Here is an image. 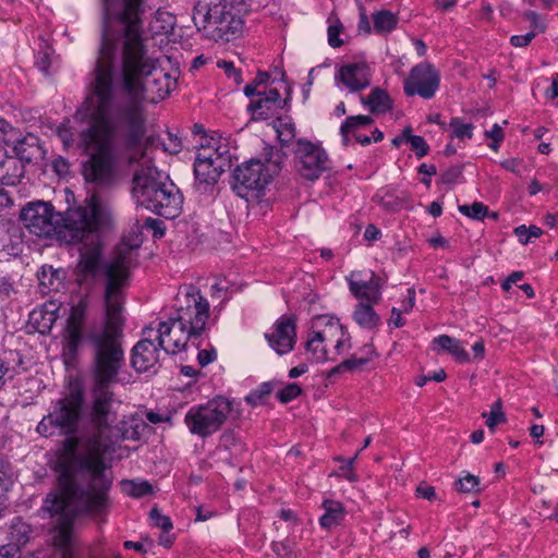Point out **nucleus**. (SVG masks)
Instances as JSON below:
<instances>
[{
    "instance_id": "9",
    "label": "nucleus",
    "mask_w": 558,
    "mask_h": 558,
    "mask_svg": "<svg viewBox=\"0 0 558 558\" xmlns=\"http://www.w3.org/2000/svg\"><path fill=\"white\" fill-rule=\"evenodd\" d=\"M175 315L170 317L178 330L201 336L209 318V303L197 287L186 284L180 288L175 298Z\"/></svg>"
},
{
    "instance_id": "56",
    "label": "nucleus",
    "mask_w": 558,
    "mask_h": 558,
    "mask_svg": "<svg viewBox=\"0 0 558 558\" xmlns=\"http://www.w3.org/2000/svg\"><path fill=\"white\" fill-rule=\"evenodd\" d=\"M367 363H368V359H366V357L352 356V357L343 361L342 366L347 367V369H349V371H355V369H361Z\"/></svg>"
},
{
    "instance_id": "49",
    "label": "nucleus",
    "mask_w": 558,
    "mask_h": 558,
    "mask_svg": "<svg viewBox=\"0 0 558 558\" xmlns=\"http://www.w3.org/2000/svg\"><path fill=\"white\" fill-rule=\"evenodd\" d=\"M35 64L39 71L46 74L48 73V70L51 65V58L48 47L38 51Z\"/></svg>"
},
{
    "instance_id": "33",
    "label": "nucleus",
    "mask_w": 558,
    "mask_h": 558,
    "mask_svg": "<svg viewBox=\"0 0 558 558\" xmlns=\"http://www.w3.org/2000/svg\"><path fill=\"white\" fill-rule=\"evenodd\" d=\"M373 23L376 33H387L397 26L398 17L390 11L383 10L373 14Z\"/></svg>"
},
{
    "instance_id": "51",
    "label": "nucleus",
    "mask_w": 558,
    "mask_h": 558,
    "mask_svg": "<svg viewBox=\"0 0 558 558\" xmlns=\"http://www.w3.org/2000/svg\"><path fill=\"white\" fill-rule=\"evenodd\" d=\"M144 227L153 231V236L160 239L165 235V228L162 221L155 218H147L144 222Z\"/></svg>"
},
{
    "instance_id": "52",
    "label": "nucleus",
    "mask_w": 558,
    "mask_h": 558,
    "mask_svg": "<svg viewBox=\"0 0 558 558\" xmlns=\"http://www.w3.org/2000/svg\"><path fill=\"white\" fill-rule=\"evenodd\" d=\"M56 275L57 274L54 271H52L51 268H49V271H46V269L43 268V270L38 277L40 286L43 288H46L48 291L57 290V287L56 288L53 287L54 279H57Z\"/></svg>"
},
{
    "instance_id": "63",
    "label": "nucleus",
    "mask_w": 558,
    "mask_h": 558,
    "mask_svg": "<svg viewBox=\"0 0 558 558\" xmlns=\"http://www.w3.org/2000/svg\"><path fill=\"white\" fill-rule=\"evenodd\" d=\"M506 421L504 413L490 412L486 420V425L490 430H494L495 426Z\"/></svg>"
},
{
    "instance_id": "23",
    "label": "nucleus",
    "mask_w": 558,
    "mask_h": 558,
    "mask_svg": "<svg viewBox=\"0 0 558 558\" xmlns=\"http://www.w3.org/2000/svg\"><path fill=\"white\" fill-rule=\"evenodd\" d=\"M373 123L374 119L369 116L359 114L348 117L340 126V135L342 137L343 145H349L351 135L361 145H369L372 143V138L369 136L360 134L359 130L367 128Z\"/></svg>"
},
{
    "instance_id": "26",
    "label": "nucleus",
    "mask_w": 558,
    "mask_h": 558,
    "mask_svg": "<svg viewBox=\"0 0 558 558\" xmlns=\"http://www.w3.org/2000/svg\"><path fill=\"white\" fill-rule=\"evenodd\" d=\"M361 102L367 107L372 113H386L391 109V99L389 95L379 87L372 89L367 97L361 96Z\"/></svg>"
},
{
    "instance_id": "22",
    "label": "nucleus",
    "mask_w": 558,
    "mask_h": 558,
    "mask_svg": "<svg viewBox=\"0 0 558 558\" xmlns=\"http://www.w3.org/2000/svg\"><path fill=\"white\" fill-rule=\"evenodd\" d=\"M360 272H352L349 280V288L356 299L377 303L380 300L379 278L371 272L369 279H355Z\"/></svg>"
},
{
    "instance_id": "34",
    "label": "nucleus",
    "mask_w": 558,
    "mask_h": 558,
    "mask_svg": "<svg viewBox=\"0 0 558 558\" xmlns=\"http://www.w3.org/2000/svg\"><path fill=\"white\" fill-rule=\"evenodd\" d=\"M121 485L123 492L134 498H141L153 493V486L147 481L123 480Z\"/></svg>"
},
{
    "instance_id": "11",
    "label": "nucleus",
    "mask_w": 558,
    "mask_h": 558,
    "mask_svg": "<svg viewBox=\"0 0 558 558\" xmlns=\"http://www.w3.org/2000/svg\"><path fill=\"white\" fill-rule=\"evenodd\" d=\"M65 214L61 216L50 203L43 201L27 203L20 214V219L31 233L39 238L58 235L63 239Z\"/></svg>"
},
{
    "instance_id": "20",
    "label": "nucleus",
    "mask_w": 558,
    "mask_h": 558,
    "mask_svg": "<svg viewBox=\"0 0 558 558\" xmlns=\"http://www.w3.org/2000/svg\"><path fill=\"white\" fill-rule=\"evenodd\" d=\"M286 104L287 100H282L280 93L276 88H270L257 94V99L252 100L247 109L255 120H266L274 117Z\"/></svg>"
},
{
    "instance_id": "6",
    "label": "nucleus",
    "mask_w": 558,
    "mask_h": 558,
    "mask_svg": "<svg viewBox=\"0 0 558 558\" xmlns=\"http://www.w3.org/2000/svg\"><path fill=\"white\" fill-rule=\"evenodd\" d=\"M281 154L271 151L264 160L252 158L233 171L232 190L240 197L259 198L265 189L281 170Z\"/></svg>"
},
{
    "instance_id": "14",
    "label": "nucleus",
    "mask_w": 558,
    "mask_h": 558,
    "mask_svg": "<svg viewBox=\"0 0 558 558\" xmlns=\"http://www.w3.org/2000/svg\"><path fill=\"white\" fill-rule=\"evenodd\" d=\"M144 338L132 349L131 365L138 373L154 368L159 362V345L156 343L154 329L147 327L143 330Z\"/></svg>"
},
{
    "instance_id": "39",
    "label": "nucleus",
    "mask_w": 558,
    "mask_h": 558,
    "mask_svg": "<svg viewBox=\"0 0 558 558\" xmlns=\"http://www.w3.org/2000/svg\"><path fill=\"white\" fill-rule=\"evenodd\" d=\"M514 234L521 244L526 245L532 239L539 238L543 234V230L534 225L530 227L522 225L514 229Z\"/></svg>"
},
{
    "instance_id": "32",
    "label": "nucleus",
    "mask_w": 558,
    "mask_h": 558,
    "mask_svg": "<svg viewBox=\"0 0 558 558\" xmlns=\"http://www.w3.org/2000/svg\"><path fill=\"white\" fill-rule=\"evenodd\" d=\"M31 532L32 530L28 524L20 518H15L10 526V537L12 541L10 545H15L20 549L21 545H25L28 542Z\"/></svg>"
},
{
    "instance_id": "37",
    "label": "nucleus",
    "mask_w": 558,
    "mask_h": 558,
    "mask_svg": "<svg viewBox=\"0 0 558 558\" xmlns=\"http://www.w3.org/2000/svg\"><path fill=\"white\" fill-rule=\"evenodd\" d=\"M276 131L281 146H289L295 137V125L293 122L278 120L276 124Z\"/></svg>"
},
{
    "instance_id": "57",
    "label": "nucleus",
    "mask_w": 558,
    "mask_h": 558,
    "mask_svg": "<svg viewBox=\"0 0 558 558\" xmlns=\"http://www.w3.org/2000/svg\"><path fill=\"white\" fill-rule=\"evenodd\" d=\"M217 357V353L215 349L211 350H201L197 354V361L202 367L207 366L213 363Z\"/></svg>"
},
{
    "instance_id": "55",
    "label": "nucleus",
    "mask_w": 558,
    "mask_h": 558,
    "mask_svg": "<svg viewBox=\"0 0 558 558\" xmlns=\"http://www.w3.org/2000/svg\"><path fill=\"white\" fill-rule=\"evenodd\" d=\"M51 168L59 175H66L70 172L69 161L61 156L52 160Z\"/></svg>"
},
{
    "instance_id": "44",
    "label": "nucleus",
    "mask_w": 558,
    "mask_h": 558,
    "mask_svg": "<svg viewBox=\"0 0 558 558\" xmlns=\"http://www.w3.org/2000/svg\"><path fill=\"white\" fill-rule=\"evenodd\" d=\"M408 143L411 145L412 150L415 153L417 158H423L429 151V146L421 135L410 134L408 137Z\"/></svg>"
},
{
    "instance_id": "28",
    "label": "nucleus",
    "mask_w": 558,
    "mask_h": 558,
    "mask_svg": "<svg viewBox=\"0 0 558 558\" xmlns=\"http://www.w3.org/2000/svg\"><path fill=\"white\" fill-rule=\"evenodd\" d=\"M353 318L360 327L365 329H375L380 324V317L369 304L359 303L353 312Z\"/></svg>"
},
{
    "instance_id": "58",
    "label": "nucleus",
    "mask_w": 558,
    "mask_h": 558,
    "mask_svg": "<svg viewBox=\"0 0 558 558\" xmlns=\"http://www.w3.org/2000/svg\"><path fill=\"white\" fill-rule=\"evenodd\" d=\"M401 313H403L402 310L392 307L391 318L388 322L389 326H392L395 328H401L405 325V319L402 318Z\"/></svg>"
},
{
    "instance_id": "12",
    "label": "nucleus",
    "mask_w": 558,
    "mask_h": 558,
    "mask_svg": "<svg viewBox=\"0 0 558 558\" xmlns=\"http://www.w3.org/2000/svg\"><path fill=\"white\" fill-rule=\"evenodd\" d=\"M293 154L296 169L302 178L315 181L323 172L330 168V160L326 150L316 143L305 138L295 142Z\"/></svg>"
},
{
    "instance_id": "47",
    "label": "nucleus",
    "mask_w": 558,
    "mask_h": 558,
    "mask_svg": "<svg viewBox=\"0 0 558 558\" xmlns=\"http://www.w3.org/2000/svg\"><path fill=\"white\" fill-rule=\"evenodd\" d=\"M522 16L531 23V32H536V35L545 33L546 24L542 21L539 14H537L535 11H525Z\"/></svg>"
},
{
    "instance_id": "31",
    "label": "nucleus",
    "mask_w": 558,
    "mask_h": 558,
    "mask_svg": "<svg viewBox=\"0 0 558 558\" xmlns=\"http://www.w3.org/2000/svg\"><path fill=\"white\" fill-rule=\"evenodd\" d=\"M32 143L27 138L20 141L14 146L15 158H17L21 163H31L34 159L37 158L39 154V146L35 143L36 138H31Z\"/></svg>"
},
{
    "instance_id": "54",
    "label": "nucleus",
    "mask_w": 558,
    "mask_h": 558,
    "mask_svg": "<svg viewBox=\"0 0 558 558\" xmlns=\"http://www.w3.org/2000/svg\"><path fill=\"white\" fill-rule=\"evenodd\" d=\"M536 32H529L525 35H513L510 37V44L513 47H526L535 38Z\"/></svg>"
},
{
    "instance_id": "15",
    "label": "nucleus",
    "mask_w": 558,
    "mask_h": 558,
    "mask_svg": "<svg viewBox=\"0 0 558 558\" xmlns=\"http://www.w3.org/2000/svg\"><path fill=\"white\" fill-rule=\"evenodd\" d=\"M317 322L324 323L326 329L313 330L308 335L305 348L312 354L315 362H325L329 360V356L324 343L330 341L338 333L342 335V326L338 319L327 316L317 317Z\"/></svg>"
},
{
    "instance_id": "36",
    "label": "nucleus",
    "mask_w": 558,
    "mask_h": 558,
    "mask_svg": "<svg viewBox=\"0 0 558 558\" xmlns=\"http://www.w3.org/2000/svg\"><path fill=\"white\" fill-rule=\"evenodd\" d=\"M450 129L452 130L451 137H457L459 140L472 138L474 125L472 123H465L461 118L454 117L451 118L449 123Z\"/></svg>"
},
{
    "instance_id": "27",
    "label": "nucleus",
    "mask_w": 558,
    "mask_h": 558,
    "mask_svg": "<svg viewBox=\"0 0 558 558\" xmlns=\"http://www.w3.org/2000/svg\"><path fill=\"white\" fill-rule=\"evenodd\" d=\"M323 508L325 512L319 518V523L324 529H331L343 521L345 513L341 502L328 499L323 502Z\"/></svg>"
},
{
    "instance_id": "2",
    "label": "nucleus",
    "mask_w": 558,
    "mask_h": 558,
    "mask_svg": "<svg viewBox=\"0 0 558 558\" xmlns=\"http://www.w3.org/2000/svg\"><path fill=\"white\" fill-rule=\"evenodd\" d=\"M58 456L59 493L45 499L51 515L63 514L72 505L85 512L102 513L109 507L112 476L107 473L105 456L109 446L99 434L63 436Z\"/></svg>"
},
{
    "instance_id": "60",
    "label": "nucleus",
    "mask_w": 558,
    "mask_h": 558,
    "mask_svg": "<svg viewBox=\"0 0 558 558\" xmlns=\"http://www.w3.org/2000/svg\"><path fill=\"white\" fill-rule=\"evenodd\" d=\"M71 530H72V526H71L70 522L63 523L60 526L58 537L60 538L61 545L66 546L70 543Z\"/></svg>"
},
{
    "instance_id": "10",
    "label": "nucleus",
    "mask_w": 558,
    "mask_h": 558,
    "mask_svg": "<svg viewBox=\"0 0 558 558\" xmlns=\"http://www.w3.org/2000/svg\"><path fill=\"white\" fill-rule=\"evenodd\" d=\"M232 410V402L222 396L215 397L204 404L191 407L184 423L192 435L203 439L221 429Z\"/></svg>"
},
{
    "instance_id": "3",
    "label": "nucleus",
    "mask_w": 558,
    "mask_h": 558,
    "mask_svg": "<svg viewBox=\"0 0 558 558\" xmlns=\"http://www.w3.org/2000/svg\"><path fill=\"white\" fill-rule=\"evenodd\" d=\"M116 221L111 207L99 196L92 195L86 206L69 208L65 211L63 240L69 244L83 243L80 253L78 267L85 276L97 278L100 272L106 277L105 287V323L108 319L109 288L111 296L118 303V314L122 315L123 293L129 270L135 260V247L121 243L116 247L112 259L101 264L104 236L112 232Z\"/></svg>"
},
{
    "instance_id": "46",
    "label": "nucleus",
    "mask_w": 558,
    "mask_h": 558,
    "mask_svg": "<svg viewBox=\"0 0 558 558\" xmlns=\"http://www.w3.org/2000/svg\"><path fill=\"white\" fill-rule=\"evenodd\" d=\"M272 551L281 558H296L298 555L294 551L293 545L289 541L272 542Z\"/></svg>"
},
{
    "instance_id": "4",
    "label": "nucleus",
    "mask_w": 558,
    "mask_h": 558,
    "mask_svg": "<svg viewBox=\"0 0 558 558\" xmlns=\"http://www.w3.org/2000/svg\"><path fill=\"white\" fill-rule=\"evenodd\" d=\"M108 319L105 326L92 330L87 340L92 350V402L89 421L94 430L105 439L106 432L117 421V409L121 401L114 399L111 385L117 383L128 384L129 379L121 377L125 366L123 349V322L118 314V303L111 296L109 288Z\"/></svg>"
},
{
    "instance_id": "42",
    "label": "nucleus",
    "mask_w": 558,
    "mask_h": 558,
    "mask_svg": "<svg viewBox=\"0 0 558 558\" xmlns=\"http://www.w3.org/2000/svg\"><path fill=\"white\" fill-rule=\"evenodd\" d=\"M201 150L209 154L213 157V160L226 159L225 170H228L231 167V155L226 144L218 145L217 147H214L210 144H207L206 146L203 145Z\"/></svg>"
},
{
    "instance_id": "21",
    "label": "nucleus",
    "mask_w": 558,
    "mask_h": 558,
    "mask_svg": "<svg viewBox=\"0 0 558 558\" xmlns=\"http://www.w3.org/2000/svg\"><path fill=\"white\" fill-rule=\"evenodd\" d=\"M147 424L140 417L130 416L121 420L114 427H110L109 435H105V441L109 449L120 440H138Z\"/></svg>"
},
{
    "instance_id": "64",
    "label": "nucleus",
    "mask_w": 558,
    "mask_h": 558,
    "mask_svg": "<svg viewBox=\"0 0 558 558\" xmlns=\"http://www.w3.org/2000/svg\"><path fill=\"white\" fill-rule=\"evenodd\" d=\"M381 236L380 230L375 225H368L364 232V239L368 242L378 240Z\"/></svg>"
},
{
    "instance_id": "7",
    "label": "nucleus",
    "mask_w": 558,
    "mask_h": 558,
    "mask_svg": "<svg viewBox=\"0 0 558 558\" xmlns=\"http://www.w3.org/2000/svg\"><path fill=\"white\" fill-rule=\"evenodd\" d=\"M83 395L71 392L57 400L52 410L37 424L36 432L46 438L70 436L78 430L83 411Z\"/></svg>"
},
{
    "instance_id": "48",
    "label": "nucleus",
    "mask_w": 558,
    "mask_h": 558,
    "mask_svg": "<svg viewBox=\"0 0 558 558\" xmlns=\"http://www.w3.org/2000/svg\"><path fill=\"white\" fill-rule=\"evenodd\" d=\"M218 66L225 70V73L228 76V78L232 80L235 83V85H240L242 83L241 71L236 69L232 62L221 61L218 62Z\"/></svg>"
},
{
    "instance_id": "43",
    "label": "nucleus",
    "mask_w": 558,
    "mask_h": 558,
    "mask_svg": "<svg viewBox=\"0 0 558 558\" xmlns=\"http://www.w3.org/2000/svg\"><path fill=\"white\" fill-rule=\"evenodd\" d=\"M149 517L154 526L161 529L163 533H169L173 529L170 517L162 514L158 508L154 507L149 512Z\"/></svg>"
},
{
    "instance_id": "17",
    "label": "nucleus",
    "mask_w": 558,
    "mask_h": 558,
    "mask_svg": "<svg viewBox=\"0 0 558 558\" xmlns=\"http://www.w3.org/2000/svg\"><path fill=\"white\" fill-rule=\"evenodd\" d=\"M336 81L342 83L351 93H356L371 85V72L366 62H353L342 65Z\"/></svg>"
},
{
    "instance_id": "1",
    "label": "nucleus",
    "mask_w": 558,
    "mask_h": 558,
    "mask_svg": "<svg viewBox=\"0 0 558 558\" xmlns=\"http://www.w3.org/2000/svg\"><path fill=\"white\" fill-rule=\"evenodd\" d=\"M146 0H101V43L89 93L74 113L86 123L78 147L88 156L83 165L87 182L108 184L113 178L119 143L138 147L145 135L143 102L165 99L177 85L169 73L157 72L144 36Z\"/></svg>"
},
{
    "instance_id": "13",
    "label": "nucleus",
    "mask_w": 558,
    "mask_h": 558,
    "mask_svg": "<svg viewBox=\"0 0 558 558\" xmlns=\"http://www.w3.org/2000/svg\"><path fill=\"white\" fill-rule=\"evenodd\" d=\"M440 75L435 66L428 62L413 66L404 80L403 89L407 96L418 95L424 99H432L439 88Z\"/></svg>"
},
{
    "instance_id": "38",
    "label": "nucleus",
    "mask_w": 558,
    "mask_h": 558,
    "mask_svg": "<svg viewBox=\"0 0 558 558\" xmlns=\"http://www.w3.org/2000/svg\"><path fill=\"white\" fill-rule=\"evenodd\" d=\"M328 22V44L332 48H339L343 45V40L340 38V34L343 32V25L337 17H329Z\"/></svg>"
},
{
    "instance_id": "30",
    "label": "nucleus",
    "mask_w": 558,
    "mask_h": 558,
    "mask_svg": "<svg viewBox=\"0 0 558 558\" xmlns=\"http://www.w3.org/2000/svg\"><path fill=\"white\" fill-rule=\"evenodd\" d=\"M29 322L39 333H47L51 330L56 322L53 311H48L46 306L39 310H34L29 314Z\"/></svg>"
},
{
    "instance_id": "24",
    "label": "nucleus",
    "mask_w": 558,
    "mask_h": 558,
    "mask_svg": "<svg viewBox=\"0 0 558 558\" xmlns=\"http://www.w3.org/2000/svg\"><path fill=\"white\" fill-rule=\"evenodd\" d=\"M24 175V167L21 161L8 155L5 148L0 144V182L2 185H15Z\"/></svg>"
},
{
    "instance_id": "18",
    "label": "nucleus",
    "mask_w": 558,
    "mask_h": 558,
    "mask_svg": "<svg viewBox=\"0 0 558 558\" xmlns=\"http://www.w3.org/2000/svg\"><path fill=\"white\" fill-rule=\"evenodd\" d=\"M269 345L280 355L290 352L295 343L294 319L281 316L275 324L274 331L265 335Z\"/></svg>"
},
{
    "instance_id": "35",
    "label": "nucleus",
    "mask_w": 558,
    "mask_h": 558,
    "mask_svg": "<svg viewBox=\"0 0 558 558\" xmlns=\"http://www.w3.org/2000/svg\"><path fill=\"white\" fill-rule=\"evenodd\" d=\"M274 386L270 381H265L260 384L256 389L252 390L246 397L245 401L253 405H262L265 404L267 401V398L272 392Z\"/></svg>"
},
{
    "instance_id": "59",
    "label": "nucleus",
    "mask_w": 558,
    "mask_h": 558,
    "mask_svg": "<svg viewBox=\"0 0 558 558\" xmlns=\"http://www.w3.org/2000/svg\"><path fill=\"white\" fill-rule=\"evenodd\" d=\"M416 494L418 497H422L427 500H434L436 498V490L430 485H420L416 488Z\"/></svg>"
},
{
    "instance_id": "29",
    "label": "nucleus",
    "mask_w": 558,
    "mask_h": 558,
    "mask_svg": "<svg viewBox=\"0 0 558 558\" xmlns=\"http://www.w3.org/2000/svg\"><path fill=\"white\" fill-rule=\"evenodd\" d=\"M433 343L453 355L458 362L464 363L470 360L469 354L461 345V342L450 336H438L434 339Z\"/></svg>"
},
{
    "instance_id": "19",
    "label": "nucleus",
    "mask_w": 558,
    "mask_h": 558,
    "mask_svg": "<svg viewBox=\"0 0 558 558\" xmlns=\"http://www.w3.org/2000/svg\"><path fill=\"white\" fill-rule=\"evenodd\" d=\"M225 166L226 159L213 160L209 154L199 150L194 161L196 183L204 186L216 184L220 175L226 171Z\"/></svg>"
},
{
    "instance_id": "53",
    "label": "nucleus",
    "mask_w": 558,
    "mask_h": 558,
    "mask_svg": "<svg viewBox=\"0 0 558 558\" xmlns=\"http://www.w3.org/2000/svg\"><path fill=\"white\" fill-rule=\"evenodd\" d=\"M462 174L460 166H453L441 173V182L444 184H452Z\"/></svg>"
},
{
    "instance_id": "16",
    "label": "nucleus",
    "mask_w": 558,
    "mask_h": 558,
    "mask_svg": "<svg viewBox=\"0 0 558 558\" xmlns=\"http://www.w3.org/2000/svg\"><path fill=\"white\" fill-rule=\"evenodd\" d=\"M154 337L160 349L167 354L180 352L190 340L198 338L196 335H190L186 330H178V325L172 324L171 319L159 323L158 329L154 330Z\"/></svg>"
},
{
    "instance_id": "8",
    "label": "nucleus",
    "mask_w": 558,
    "mask_h": 558,
    "mask_svg": "<svg viewBox=\"0 0 558 558\" xmlns=\"http://www.w3.org/2000/svg\"><path fill=\"white\" fill-rule=\"evenodd\" d=\"M240 5L235 0H219L204 12L197 9L193 20L198 27H213L216 40L230 41L243 27Z\"/></svg>"
},
{
    "instance_id": "61",
    "label": "nucleus",
    "mask_w": 558,
    "mask_h": 558,
    "mask_svg": "<svg viewBox=\"0 0 558 558\" xmlns=\"http://www.w3.org/2000/svg\"><path fill=\"white\" fill-rule=\"evenodd\" d=\"M485 137L490 138L492 141L495 142H502L505 134L501 126L495 123L492 130L485 132Z\"/></svg>"
},
{
    "instance_id": "40",
    "label": "nucleus",
    "mask_w": 558,
    "mask_h": 558,
    "mask_svg": "<svg viewBox=\"0 0 558 558\" xmlns=\"http://www.w3.org/2000/svg\"><path fill=\"white\" fill-rule=\"evenodd\" d=\"M456 489L460 493L480 492V478L473 474L466 473L454 483Z\"/></svg>"
},
{
    "instance_id": "62",
    "label": "nucleus",
    "mask_w": 558,
    "mask_h": 558,
    "mask_svg": "<svg viewBox=\"0 0 558 558\" xmlns=\"http://www.w3.org/2000/svg\"><path fill=\"white\" fill-rule=\"evenodd\" d=\"M0 558H20V549L15 545H4L0 548Z\"/></svg>"
},
{
    "instance_id": "41",
    "label": "nucleus",
    "mask_w": 558,
    "mask_h": 558,
    "mask_svg": "<svg viewBox=\"0 0 558 558\" xmlns=\"http://www.w3.org/2000/svg\"><path fill=\"white\" fill-rule=\"evenodd\" d=\"M459 211L472 219L483 220L488 215V207L480 202H474L471 206L460 205Z\"/></svg>"
},
{
    "instance_id": "5",
    "label": "nucleus",
    "mask_w": 558,
    "mask_h": 558,
    "mask_svg": "<svg viewBox=\"0 0 558 558\" xmlns=\"http://www.w3.org/2000/svg\"><path fill=\"white\" fill-rule=\"evenodd\" d=\"M132 184V196L137 206L166 219L180 215L183 204L180 190L155 166H141L133 175Z\"/></svg>"
},
{
    "instance_id": "25",
    "label": "nucleus",
    "mask_w": 558,
    "mask_h": 558,
    "mask_svg": "<svg viewBox=\"0 0 558 558\" xmlns=\"http://www.w3.org/2000/svg\"><path fill=\"white\" fill-rule=\"evenodd\" d=\"M23 359L17 351H4L0 354V390L9 379L20 373Z\"/></svg>"
},
{
    "instance_id": "50",
    "label": "nucleus",
    "mask_w": 558,
    "mask_h": 558,
    "mask_svg": "<svg viewBox=\"0 0 558 558\" xmlns=\"http://www.w3.org/2000/svg\"><path fill=\"white\" fill-rule=\"evenodd\" d=\"M15 292L16 290L14 288V282L11 279V277L0 276V299H9Z\"/></svg>"
},
{
    "instance_id": "45",
    "label": "nucleus",
    "mask_w": 558,
    "mask_h": 558,
    "mask_svg": "<svg viewBox=\"0 0 558 558\" xmlns=\"http://www.w3.org/2000/svg\"><path fill=\"white\" fill-rule=\"evenodd\" d=\"M301 392V387L295 383H291L277 392V398L281 403H288L299 397Z\"/></svg>"
}]
</instances>
